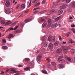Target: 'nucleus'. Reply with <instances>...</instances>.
<instances>
[{
	"instance_id": "f257e3e1",
	"label": "nucleus",
	"mask_w": 75,
	"mask_h": 75,
	"mask_svg": "<svg viewBox=\"0 0 75 75\" xmlns=\"http://www.w3.org/2000/svg\"><path fill=\"white\" fill-rule=\"evenodd\" d=\"M62 48L63 50V51L64 54H67L68 52V49H69V47H67L64 46L62 47Z\"/></svg>"
},
{
	"instance_id": "f03ea898",
	"label": "nucleus",
	"mask_w": 75,
	"mask_h": 75,
	"mask_svg": "<svg viewBox=\"0 0 75 75\" xmlns=\"http://www.w3.org/2000/svg\"><path fill=\"white\" fill-rule=\"evenodd\" d=\"M45 20L43 18H41L40 20V22L43 23L45 22L42 25V26L43 27H45L47 25V22H45Z\"/></svg>"
},
{
	"instance_id": "7ed1b4c3",
	"label": "nucleus",
	"mask_w": 75,
	"mask_h": 75,
	"mask_svg": "<svg viewBox=\"0 0 75 75\" xmlns=\"http://www.w3.org/2000/svg\"><path fill=\"white\" fill-rule=\"evenodd\" d=\"M24 60L25 64L26 65H29L30 62V59L29 58H26Z\"/></svg>"
},
{
	"instance_id": "20e7f679",
	"label": "nucleus",
	"mask_w": 75,
	"mask_h": 75,
	"mask_svg": "<svg viewBox=\"0 0 75 75\" xmlns=\"http://www.w3.org/2000/svg\"><path fill=\"white\" fill-rule=\"evenodd\" d=\"M48 40L49 41H50L52 40V41L53 42H55V37H54L52 38L51 36H50L48 37Z\"/></svg>"
},
{
	"instance_id": "39448f33",
	"label": "nucleus",
	"mask_w": 75,
	"mask_h": 75,
	"mask_svg": "<svg viewBox=\"0 0 75 75\" xmlns=\"http://www.w3.org/2000/svg\"><path fill=\"white\" fill-rule=\"evenodd\" d=\"M42 54L41 53H40L38 57H37V59L39 61H40L42 57Z\"/></svg>"
},
{
	"instance_id": "423d86ee",
	"label": "nucleus",
	"mask_w": 75,
	"mask_h": 75,
	"mask_svg": "<svg viewBox=\"0 0 75 75\" xmlns=\"http://www.w3.org/2000/svg\"><path fill=\"white\" fill-rule=\"evenodd\" d=\"M63 57L62 56H60L59 57V58L58 59V61L60 62H64V60L63 59H61Z\"/></svg>"
},
{
	"instance_id": "0eeeda50",
	"label": "nucleus",
	"mask_w": 75,
	"mask_h": 75,
	"mask_svg": "<svg viewBox=\"0 0 75 75\" xmlns=\"http://www.w3.org/2000/svg\"><path fill=\"white\" fill-rule=\"evenodd\" d=\"M67 7V4H65L63 5L62 6H61L60 7V8L61 9H64L66 8Z\"/></svg>"
},
{
	"instance_id": "6e6552de",
	"label": "nucleus",
	"mask_w": 75,
	"mask_h": 75,
	"mask_svg": "<svg viewBox=\"0 0 75 75\" xmlns=\"http://www.w3.org/2000/svg\"><path fill=\"white\" fill-rule=\"evenodd\" d=\"M53 47L54 46L51 43L49 44L48 46V47L49 49H50V50H52L53 49Z\"/></svg>"
},
{
	"instance_id": "1a4fd4ad",
	"label": "nucleus",
	"mask_w": 75,
	"mask_h": 75,
	"mask_svg": "<svg viewBox=\"0 0 75 75\" xmlns=\"http://www.w3.org/2000/svg\"><path fill=\"white\" fill-rule=\"evenodd\" d=\"M56 52L57 53H59L62 52V50L61 49H57L56 51Z\"/></svg>"
},
{
	"instance_id": "9d476101",
	"label": "nucleus",
	"mask_w": 75,
	"mask_h": 75,
	"mask_svg": "<svg viewBox=\"0 0 75 75\" xmlns=\"http://www.w3.org/2000/svg\"><path fill=\"white\" fill-rule=\"evenodd\" d=\"M58 25V24H57V23H54V24H52V25L51 27L52 28H54L57 27Z\"/></svg>"
},
{
	"instance_id": "9b49d317",
	"label": "nucleus",
	"mask_w": 75,
	"mask_h": 75,
	"mask_svg": "<svg viewBox=\"0 0 75 75\" xmlns=\"http://www.w3.org/2000/svg\"><path fill=\"white\" fill-rule=\"evenodd\" d=\"M18 27H19V25H18V26H15L14 29L12 27L10 28H9V30H16V29H17L18 28Z\"/></svg>"
},
{
	"instance_id": "f8f14e48",
	"label": "nucleus",
	"mask_w": 75,
	"mask_h": 75,
	"mask_svg": "<svg viewBox=\"0 0 75 75\" xmlns=\"http://www.w3.org/2000/svg\"><path fill=\"white\" fill-rule=\"evenodd\" d=\"M42 43H44V41H45L47 39V37L46 36H45L44 37H43L42 38Z\"/></svg>"
},
{
	"instance_id": "ddd939ff",
	"label": "nucleus",
	"mask_w": 75,
	"mask_h": 75,
	"mask_svg": "<svg viewBox=\"0 0 75 75\" xmlns=\"http://www.w3.org/2000/svg\"><path fill=\"white\" fill-rule=\"evenodd\" d=\"M31 19L30 18H28V19H25L24 21V23H26L30 21Z\"/></svg>"
},
{
	"instance_id": "4468645a",
	"label": "nucleus",
	"mask_w": 75,
	"mask_h": 75,
	"mask_svg": "<svg viewBox=\"0 0 75 75\" xmlns=\"http://www.w3.org/2000/svg\"><path fill=\"white\" fill-rule=\"evenodd\" d=\"M48 25H49V26H50V25L52 24V21L51 19L48 20Z\"/></svg>"
},
{
	"instance_id": "2eb2a0df",
	"label": "nucleus",
	"mask_w": 75,
	"mask_h": 75,
	"mask_svg": "<svg viewBox=\"0 0 75 75\" xmlns=\"http://www.w3.org/2000/svg\"><path fill=\"white\" fill-rule=\"evenodd\" d=\"M51 64L54 67H56V64L54 62H51Z\"/></svg>"
},
{
	"instance_id": "dca6fc26",
	"label": "nucleus",
	"mask_w": 75,
	"mask_h": 75,
	"mask_svg": "<svg viewBox=\"0 0 75 75\" xmlns=\"http://www.w3.org/2000/svg\"><path fill=\"white\" fill-rule=\"evenodd\" d=\"M6 43V40L5 39H3L2 40V44L3 45H5Z\"/></svg>"
},
{
	"instance_id": "f3484780",
	"label": "nucleus",
	"mask_w": 75,
	"mask_h": 75,
	"mask_svg": "<svg viewBox=\"0 0 75 75\" xmlns=\"http://www.w3.org/2000/svg\"><path fill=\"white\" fill-rule=\"evenodd\" d=\"M42 72L44 74H48L47 73V72L46 70H42Z\"/></svg>"
},
{
	"instance_id": "a211bd4d",
	"label": "nucleus",
	"mask_w": 75,
	"mask_h": 75,
	"mask_svg": "<svg viewBox=\"0 0 75 75\" xmlns=\"http://www.w3.org/2000/svg\"><path fill=\"white\" fill-rule=\"evenodd\" d=\"M70 6L72 7H75V2H72L71 4L70 5Z\"/></svg>"
},
{
	"instance_id": "6ab92c4d",
	"label": "nucleus",
	"mask_w": 75,
	"mask_h": 75,
	"mask_svg": "<svg viewBox=\"0 0 75 75\" xmlns=\"http://www.w3.org/2000/svg\"><path fill=\"white\" fill-rule=\"evenodd\" d=\"M63 12V11L62 10H60L58 12V14L59 15L62 14Z\"/></svg>"
},
{
	"instance_id": "aec40b11",
	"label": "nucleus",
	"mask_w": 75,
	"mask_h": 75,
	"mask_svg": "<svg viewBox=\"0 0 75 75\" xmlns=\"http://www.w3.org/2000/svg\"><path fill=\"white\" fill-rule=\"evenodd\" d=\"M8 1V0L6 3V6L7 7L9 6L10 5V3Z\"/></svg>"
},
{
	"instance_id": "412c9836",
	"label": "nucleus",
	"mask_w": 75,
	"mask_h": 75,
	"mask_svg": "<svg viewBox=\"0 0 75 75\" xmlns=\"http://www.w3.org/2000/svg\"><path fill=\"white\" fill-rule=\"evenodd\" d=\"M30 69V67H28L24 69V70L26 71H28Z\"/></svg>"
},
{
	"instance_id": "4be33fe9",
	"label": "nucleus",
	"mask_w": 75,
	"mask_h": 75,
	"mask_svg": "<svg viewBox=\"0 0 75 75\" xmlns=\"http://www.w3.org/2000/svg\"><path fill=\"white\" fill-rule=\"evenodd\" d=\"M59 44V41H57L55 43H54V45L55 46H58Z\"/></svg>"
},
{
	"instance_id": "5701e85b",
	"label": "nucleus",
	"mask_w": 75,
	"mask_h": 75,
	"mask_svg": "<svg viewBox=\"0 0 75 75\" xmlns=\"http://www.w3.org/2000/svg\"><path fill=\"white\" fill-rule=\"evenodd\" d=\"M46 60L47 62H50L51 61L50 57H47L46 58Z\"/></svg>"
},
{
	"instance_id": "b1692460",
	"label": "nucleus",
	"mask_w": 75,
	"mask_h": 75,
	"mask_svg": "<svg viewBox=\"0 0 75 75\" xmlns=\"http://www.w3.org/2000/svg\"><path fill=\"white\" fill-rule=\"evenodd\" d=\"M59 66L61 68L63 69L64 68V66L63 64H59Z\"/></svg>"
},
{
	"instance_id": "393cba45",
	"label": "nucleus",
	"mask_w": 75,
	"mask_h": 75,
	"mask_svg": "<svg viewBox=\"0 0 75 75\" xmlns=\"http://www.w3.org/2000/svg\"><path fill=\"white\" fill-rule=\"evenodd\" d=\"M48 43L47 42H45L44 45V46L45 47H47L48 46Z\"/></svg>"
},
{
	"instance_id": "a878e982",
	"label": "nucleus",
	"mask_w": 75,
	"mask_h": 75,
	"mask_svg": "<svg viewBox=\"0 0 75 75\" xmlns=\"http://www.w3.org/2000/svg\"><path fill=\"white\" fill-rule=\"evenodd\" d=\"M39 0H33V1H32V3L34 4V3H37Z\"/></svg>"
},
{
	"instance_id": "bb28decb",
	"label": "nucleus",
	"mask_w": 75,
	"mask_h": 75,
	"mask_svg": "<svg viewBox=\"0 0 75 75\" xmlns=\"http://www.w3.org/2000/svg\"><path fill=\"white\" fill-rule=\"evenodd\" d=\"M11 22H9V21L8 22H6V23L5 25L6 26L7 25H9L11 24Z\"/></svg>"
},
{
	"instance_id": "cd10ccee",
	"label": "nucleus",
	"mask_w": 75,
	"mask_h": 75,
	"mask_svg": "<svg viewBox=\"0 0 75 75\" xmlns=\"http://www.w3.org/2000/svg\"><path fill=\"white\" fill-rule=\"evenodd\" d=\"M60 19V17H57V18H56L55 19V21H58Z\"/></svg>"
},
{
	"instance_id": "c85d7f7f",
	"label": "nucleus",
	"mask_w": 75,
	"mask_h": 75,
	"mask_svg": "<svg viewBox=\"0 0 75 75\" xmlns=\"http://www.w3.org/2000/svg\"><path fill=\"white\" fill-rule=\"evenodd\" d=\"M2 48L4 49H6L8 48V47L6 46H4L2 47Z\"/></svg>"
},
{
	"instance_id": "c756f323",
	"label": "nucleus",
	"mask_w": 75,
	"mask_h": 75,
	"mask_svg": "<svg viewBox=\"0 0 75 75\" xmlns=\"http://www.w3.org/2000/svg\"><path fill=\"white\" fill-rule=\"evenodd\" d=\"M55 11L54 10H51L50 11V14H52Z\"/></svg>"
},
{
	"instance_id": "7c9ffc66",
	"label": "nucleus",
	"mask_w": 75,
	"mask_h": 75,
	"mask_svg": "<svg viewBox=\"0 0 75 75\" xmlns=\"http://www.w3.org/2000/svg\"><path fill=\"white\" fill-rule=\"evenodd\" d=\"M71 52L73 53V54H74L75 52V49H72L71 50Z\"/></svg>"
},
{
	"instance_id": "2f4dec72",
	"label": "nucleus",
	"mask_w": 75,
	"mask_h": 75,
	"mask_svg": "<svg viewBox=\"0 0 75 75\" xmlns=\"http://www.w3.org/2000/svg\"><path fill=\"white\" fill-rule=\"evenodd\" d=\"M46 66L48 68H50L51 66L50 64H46Z\"/></svg>"
},
{
	"instance_id": "473e14b6",
	"label": "nucleus",
	"mask_w": 75,
	"mask_h": 75,
	"mask_svg": "<svg viewBox=\"0 0 75 75\" xmlns=\"http://www.w3.org/2000/svg\"><path fill=\"white\" fill-rule=\"evenodd\" d=\"M13 35L12 34H10L9 35V37L8 38V39H11V37H13Z\"/></svg>"
},
{
	"instance_id": "72a5a7b5",
	"label": "nucleus",
	"mask_w": 75,
	"mask_h": 75,
	"mask_svg": "<svg viewBox=\"0 0 75 75\" xmlns=\"http://www.w3.org/2000/svg\"><path fill=\"white\" fill-rule=\"evenodd\" d=\"M14 32L15 33H20V31L19 30H17L15 31Z\"/></svg>"
},
{
	"instance_id": "f704fd0d",
	"label": "nucleus",
	"mask_w": 75,
	"mask_h": 75,
	"mask_svg": "<svg viewBox=\"0 0 75 75\" xmlns=\"http://www.w3.org/2000/svg\"><path fill=\"white\" fill-rule=\"evenodd\" d=\"M40 7L35 8H34V9H33V11L37 9H40Z\"/></svg>"
},
{
	"instance_id": "c9c22d12",
	"label": "nucleus",
	"mask_w": 75,
	"mask_h": 75,
	"mask_svg": "<svg viewBox=\"0 0 75 75\" xmlns=\"http://www.w3.org/2000/svg\"><path fill=\"white\" fill-rule=\"evenodd\" d=\"M67 59L69 62H71V58H70L69 57H68L67 58Z\"/></svg>"
},
{
	"instance_id": "e433bc0d",
	"label": "nucleus",
	"mask_w": 75,
	"mask_h": 75,
	"mask_svg": "<svg viewBox=\"0 0 75 75\" xmlns=\"http://www.w3.org/2000/svg\"><path fill=\"white\" fill-rule=\"evenodd\" d=\"M1 24L3 25L5 24V22L4 21H1Z\"/></svg>"
},
{
	"instance_id": "4c0bfd02",
	"label": "nucleus",
	"mask_w": 75,
	"mask_h": 75,
	"mask_svg": "<svg viewBox=\"0 0 75 75\" xmlns=\"http://www.w3.org/2000/svg\"><path fill=\"white\" fill-rule=\"evenodd\" d=\"M69 34H70V33H67L66 34V36L68 37L69 36Z\"/></svg>"
},
{
	"instance_id": "58836bf2",
	"label": "nucleus",
	"mask_w": 75,
	"mask_h": 75,
	"mask_svg": "<svg viewBox=\"0 0 75 75\" xmlns=\"http://www.w3.org/2000/svg\"><path fill=\"white\" fill-rule=\"evenodd\" d=\"M21 6L22 8H25V6L24 4H22L21 5Z\"/></svg>"
},
{
	"instance_id": "ea45409f",
	"label": "nucleus",
	"mask_w": 75,
	"mask_h": 75,
	"mask_svg": "<svg viewBox=\"0 0 75 75\" xmlns=\"http://www.w3.org/2000/svg\"><path fill=\"white\" fill-rule=\"evenodd\" d=\"M11 71L14 72V73H16V72H18V71L14 70H12V69L11 70Z\"/></svg>"
},
{
	"instance_id": "a19ab883",
	"label": "nucleus",
	"mask_w": 75,
	"mask_h": 75,
	"mask_svg": "<svg viewBox=\"0 0 75 75\" xmlns=\"http://www.w3.org/2000/svg\"><path fill=\"white\" fill-rule=\"evenodd\" d=\"M29 65H34V62H30V64H29Z\"/></svg>"
},
{
	"instance_id": "79ce46f5",
	"label": "nucleus",
	"mask_w": 75,
	"mask_h": 75,
	"mask_svg": "<svg viewBox=\"0 0 75 75\" xmlns=\"http://www.w3.org/2000/svg\"><path fill=\"white\" fill-rule=\"evenodd\" d=\"M71 1V0H66V2L67 3H69Z\"/></svg>"
},
{
	"instance_id": "37998d69",
	"label": "nucleus",
	"mask_w": 75,
	"mask_h": 75,
	"mask_svg": "<svg viewBox=\"0 0 75 75\" xmlns=\"http://www.w3.org/2000/svg\"><path fill=\"white\" fill-rule=\"evenodd\" d=\"M20 26L21 28L23 27L24 26L23 23H21V24H20Z\"/></svg>"
},
{
	"instance_id": "c03bdc74",
	"label": "nucleus",
	"mask_w": 75,
	"mask_h": 75,
	"mask_svg": "<svg viewBox=\"0 0 75 75\" xmlns=\"http://www.w3.org/2000/svg\"><path fill=\"white\" fill-rule=\"evenodd\" d=\"M10 8H8V9H7L6 10V12L8 13H10Z\"/></svg>"
},
{
	"instance_id": "a18cd8bd",
	"label": "nucleus",
	"mask_w": 75,
	"mask_h": 75,
	"mask_svg": "<svg viewBox=\"0 0 75 75\" xmlns=\"http://www.w3.org/2000/svg\"><path fill=\"white\" fill-rule=\"evenodd\" d=\"M46 2V0H43L42 1V4H44Z\"/></svg>"
},
{
	"instance_id": "49530a36",
	"label": "nucleus",
	"mask_w": 75,
	"mask_h": 75,
	"mask_svg": "<svg viewBox=\"0 0 75 75\" xmlns=\"http://www.w3.org/2000/svg\"><path fill=\"white\" fill-rule=\"evenodd\" d=\"M40 5V2H38V3L36 4H35V6H38Z\"/></svg>"
},
{
	"instance_id": "de8ad7c7",
	"label": "nucleus",
	"mask_w": 75,
	"mask_h": 75,
	"mask_svg": "<svg viewBox=\"0 0 75 75\" xmlns=\"http://www.w3.org/2000/svg\"><path fill=\"white\" fill-rule=\"evenodd\" d=\"M46 12V10H44V11H42V12H40V13H45Z\"/></svg>"
},
{
	"instance_id": "09e8293b",
	"label": "nucleus",
	"mask_w": 75,
	"mask_h": 75,
	"mask_svg": "<svg viewBox=\"0 0 75 75\" xmlns=\"http://www.w3.org/2000/svg\"><path fill=\"white\" fill-rule=\"evenodd\" d=\"M40 52V50H37V51H36V52H35V53H36V54H38V53H39Z\"/></svg>"
},
{
	"instance_id": "8fccbe9b",
	"label": "nucleus",
	"mask_w": 75,
	"mask_h": 75,
	"mask_svg": "<svg viewBox=\"0 0 75 75\" xmlns=\"http://www.w3.org/2000/svg\"><path fill=\"white\" fill-rule=\"evenodd\" d=\"M29 11V9H28L26 10L25 12V13H27Z\"/></svg>"
},
{
	"instance_id": "3c124183",
	"label": "nucleus",
	"mask_w": 75,
	"mask_h": 75,
	"mask_svg": "<svg viewBox=\"0 0 75 75\" xmlns=\"http://www.w3.org/2000/svg\"><path fill=\"white\" fill-rule=\"evenodd\" d=\"M18 67H23V66L22 65H21L20 64L18 65Z\"/></svg>"
},
{
	"instance_id": "603ef678",
	"label": "nucleus",
	"mask_w": 75,
	"mask_h": 75,
	"mask_svg": "<svg viewBox=\"0 0 75 75\" xmlns=\"http://www.w3.org/2000/svg\"><path fill=\"white\" fill-rule=\"evenodd\" d=\"M61 0H58L57 1V3H59L60 2Z\"/></svg>"
},
{
	"instance_id": "864d4df0",
	"label": "nucleus",
	"mask_w": 75,
	"mask_h": 75,
	"mask_svg": "<svg viewBox=\"0 0 75 75\" xmlns=\"http://www.w3.org/2000/svg\"><path fill=\"white\" fill-rule=\"evenodd\" d=\"M71 30H72L73 31V33H75V29H72Z\"/></svg>"
},
{
	"instance_id": "5fc2aeb1",
	"label": "nucleus",
	"mask_w": 75,
	"mask_h": 75,
	"mask_svg": "<svg viewBox=\"0 0 75 75\" xmlns=\"http://www.w3.org/2000/svg\"><path fill=\"white\" fill-rule=\"evenodd\" d=\"M56 17L54 16H52V18L53 19H54Z\"/></svg>"
},
{
	"instance_id": "6e6d98bb",
	"label": "nucleus",
	"mask_w": 75,
	"mask_h": 75,
	"mask_svg": "<svg viewBox=\"0 0 75 75\" xmlns=\"http://www.w3.org/2000/svg\"><path fill=\"white\" fill-rule=\"evenodd\" d=\"M70 19H73V18H72V16H70V18H69Z\"/></svg>"
},
{
	"instance_id": "4d7b16f0",
	"label": "nucleus",
	"mask_w": 75,
	"mask_h": 75,
	"mask_svg": "<svg viewBox=\"0 0 75 75\" xmlns=\"http://www.w3.org/2000/svg\"><path fill=\"white\" fill-rule=\"evenodd\" d=\"M59 38L60 40H62V38L61 36H59Z\"/></svg>"
},
{
	"instance_id": "13d9d810",
	"label": "nucleus",
	"mask_w": 75,
	"mask_h": 75,
	"mask_svg": "<svg viewBox=\"0 0 75 75\" xmlns=\"http://www.w3.org/2000/svg\"><path fill=\"white\" fill-rule=\"evenodd\" d=\"M71 27H74L75 26V25H71Z\"/></svg>"
},
{
	"instance_id": "bf43d9fd",
	"label": "nucleus",
	"mask_w": 75,
	"mask_h": 75,
	"mask_svg": "<svg viewBox=\"0 0 75 75\" xmlns=\"http://www.w3.org/2000/svg\"><path fill=\"white\" fill-rule=\"evenodd\" d=\"M1 74H4V72H3L2 71H1Z\"/></svg>"
},
{
	"instance_id": "052dcab7",
	"label": "nucleus",
	"mask_w": 75,
	"mask_h": 75,
	"mask_svg": "<svg viewBox=\"0 0 75 75\" xmlns=\"http://www.w3.org/2000/svg\"><path fill=\"white\" fill-rule=\"evenodd\" d=\"M19 5H18L16 7V8L17 9L19 7Z\"/></svg>"
},
{
	"instance_id": "680f3d73",
	"label": "nucleus",
	"mask_w": 75,
	"mask_h": 75,
	"mask_svg": "<svg viewBox=\"0 0 75 75\" xmlns=\"http://www.w3.org/2000/svg\"><path fill=\"white\" fill-rule=\"evenodd\" d=\"M9 71V69H7L6 70V71L5 72H7Z\"/></svg>"
},
{
	"instance_id": "e2e57ef3",
	"label": "nucleus",
	"mask_w": 75,
	"mask_h": 75,
	"mask_svg": "<svg viewBox=\"0 0 75 75\" xmlns=\"http://www.w3.org/2000/svg\"><path fill=\"white\" fill-rule=\"evenodd\" d=\"M31 5V4H29V6H28L27 8L30 7Z\"/></svg>"
},
{
	"instance_id": "0e129e2a",
	"label": "nucleus",
	"mask_w": 75,
	"mask_h": 75,
	"mask_svg": "<svg viewBox=\"0 0 75 75\" xmlns=\"http://www.w3.org/2000/svg\"><path fill=\"white\" fill-rule=\"evenodd\" d=\"M17 1H16V2H15V4H14V5H16L17 4Z\"/></svg>"
},
{
	"instance_id": "69168bd1",
	"label": "nucleus",
	"mask_w": 75,
	"mask_h": 75,
	"mask_svg": "<svg viewBox=\"0 0 75 75\" xmlns=\"http://www.w3.org/2000/svg\"><path fill=\"white\" fill-rule=\"evenodd\" d=\"M69 21H70V22H72V20H69Z\"/></svg>"
},
{
	"instance_id": "338daca9",
	"label": "nucleus",
	"mask_w": 75,
	"mask_h": 75,
	"mask_svg": "<svg viewBox=\"0 0 75 75\" xmlns=\"http://www.w3.org/2000/svg\"><path fill=\"white\" fill-rule=\"evenodd\" d=\"M30 75H35V74H34L32 73Z\"/></svg>"
},
{
	"instance_id": "774afa93",
	"label": "nucleus",
	"mask_w": 75,
	"mask_h": 75,
	"mask_svg": "<svg viewBox=\"0 0 75 75\" xmlns=\"http://www.w3.org/2000/svg\"><path fill=\"white\" fill-rule=\"evenodd\" d=\"M9 30V29H8V30H7L6 31V32H8Z\"/></svg>"
}]
</instances>
